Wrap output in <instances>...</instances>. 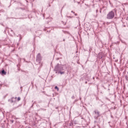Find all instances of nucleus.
I'll use <instances>...</instances> for the list:
<instances>
[{
  "label": "nucleus",
  "mask_w": 128,
  "mask_h": 128,
  "mask_svg": "<svg viewBox=\"0 0 128 128\" xmlns=\"http://www.w3.org/2000/svg\"><path fill=\"white\" fill-rule=\"evenodd\" d=\"M114 12H116V10H114L108 12L106 16L107 20H112L114 18Z\"/></svg>",
  "instance_id": "f257e3e1"
},
{
  "label": "nucleus",
  "mask_w": 128,
  "mask_h": 128,
  "mask_svg": "<svg viewBox=\"0 0 128 128\" xmlns=\"http://www.w3.org/2000/svg\"><path fill=\"white\" fill-rule=\"evenodd\" d=\"M54 70L56 72V74H58L60 70H64V67L62 66H60V64H58L55 66Z\"/></svg>",
  "instance_id": "f03ea898"
},
{
  "label": "nucleus",
  "mask_w": 128,
  "mask_h": 128,
  "mask_svg": "<svg viewBox=\"0 0 128 128\" xmlns=\"http://www.w3.org/2000/svg\"><path fill=\"white\" fill-rule=\"evenodd\" d=\"M42 56L40 55V54L39 53L37 54L36 56V62L38 64H40V62H42Z\"/></svg>",
  "instance_id": "7ed1b4c3"
},
{
  "label": "nucleus",
  "mask_w": 128,
  "mask_h": 128,
  "mask_svg": "<svg viewBox=\"0 0 128 128\" xmlns=\"http://www.w3.org/2000/svg\"><path fill=\"white\" fill-rule=\"evenodd\" d=\"M94 112L96 114L94 116V118H100V111H98V110H95L94 111Z\"/></svg>",
  "instance_id": "20e7f679"
},
{
  "label": "nucleus",
  "mask_w": 128,
  "mask_h": 128,
  "mask_svg": "<svg viewBox=\"0 0 128 128\" xmlns=\"http://www.w3.org/2000/svg\"><path fill=\"white\" fill-rule=\"evenodd\" d=\"M82 120H84L82 121V126H87L88 125V123H86V119H84V118H82Z\"/></svg>",
  "instance_id": "39448f33"
},
{
  "label": "nucleus",
  "mask_w": 128,
  "mask_h": 128,
  "mask_svg": "<svg viewBox=\"0 0 128 128\" xmlns=\"http://www.w3.org/2000/svg\"><path fill=\"white\" fill-rule=\"evenodd\" d=\"M58 74H64V71L60 70L59 71Z\"/></svg>",
  "instance_id": "423d86ee"
},
{
  "label": "nucleus",
  "mask_w": 128,
  "mask_h": 128,
  "mask_svg": "<svg viewBox=\"0 0 128 128\" xmlns=\"http://www.w3.org/2000/svg\"><path fill=\"white\" fill-rule=\"evenodd\" d=\"M6 74V72L4 71V70H2L1 72V74Z\"/></svg>",
  "instance_id": "0eeeda50"
},
{
  "label": "nucleus",
  "mask_w": 128,
  "mask_h": 128,
  "mask_svg": "<svg viewBox=\"0 0 128 128\" xmlns=\"http://www.w3.org/2000/svg\"><path fill=\"white\" fill-rule=\"evenodd\" d=\"M125 78L126 80L128 81V72H127V74L125 76Z\"/></svg>",
  "instance_id": "6e6552de"
},
{
  "label": "nucleus",
  "mask_w": 128,
  "mask_h": 128,
  "mask_svg": "<svg viewBox=\"0 0 128 128\" xmlns=\"http://www.w3.org/2000/svg\"><path fill=\"white\" fill-rule=\"evenodd\" d=\"M54 88L55 90H57V92H58L59 88H58V86H56Z\"/></svg>",
  "instance_id": "1a4fd4ad"
},
{
  "label": "nucleus",
  "mask_w": 128,
  "mask_h": 128,
  "mask_svg": "<svg viewBox=\"0 0 128 128\" xmlns=\"http://www.w3.org/2000/svg\"><path fill=\"white\" fill-rule=\"evenodd\" d=\"M14 97H12L11 99V102H12V103L14 102V100H14Z\"/></svg>",
  "instance_id": "9d476101"
},
{
  "label": "nucleus",
  "mask_w": 128,
  "mask_h": 128,
  "mask_svg": "<svg viewBox=\"0 0 128 128\" xmlns=\"http://www.w3.org/2000/svg\"><path fill=\"white\" fill-rule=\"evenodd\" d=\"M18 102H20V97L18 98Z\"/></svg>",
  "instance_id": "9b49d317"
},
{
  "label": "nucleus",
  "mask_w": 128,
  "mask_h": 128,
  "mask_svg": "<svg viewBox=\"0 0 128 128\" xmlns=\"http://www.w3.org/2000/svg\"><path fill=\"white\" fill-rule=\"evenodd\" d=\"M99 58H100V60H102V56H99Z\"/></svg>",
  "instance_id": "f8f14e48"
},
{
  "label": "nucleus",
  "mask_w": 128,
  "mask_h": 128,
  "mask_svg": "<svg viewBox=\"0 0 128 128\" xmlns=\"http://www.w3.org/2000/svg\"><path fill=\"white\" fill-rule=\"evenodd\" d=\"M72 100H74V98H75L74 96H72Z\"/></svg>",
  "instance_id": "ddd939ff"
},
{
  "label": "nucleus",
  "mask_w": 128,
  "mask_h": 128,
  "mask_svg": "<svg viewBox=\"0 0 128 128\" xmlns=\"http://www.w3.org/2000/svg\"><path fill=\"white\" fill-rule=\"evenodd\" d=\"M67 18H72V16H68Z\"/></svg>",
  "instance_id": "4468645a"
},
{
  "label": "nucleus",
  "mask_w": 128,
  "mask_h": 128,
  "mask_svg": "<svg viewBox=\"0 0 128 128\" xmlns=\"http://www.w3.org/2000/svg\"><path fill=\"white\" fill-rule=\"evenodd\" d=\"M74 16H77L78 14H74Z\"/></svg>",
  "instance_id": "2eb2a0df"
},
{
  "label": "nucleus",
  "mask_w": 128,
  "mask_h": 128,
  "mask_svg": "<svg viewBox=\"0 0 128 128\" xmlns=\"http://www.w3.org/2000/svg\"><path fill=\"white\" fill-rule=\"evenodd\" d=\"M71 12H72V14H74V11H71Z\"/></svg>",
  "instance_id": "dca6fc26"
},
{
  "label": "nucleus",
  "mask_w": 128,
  "mask_h": 128,
  "mask_svg": "<svg viewBox=\"0 0 128 128\" xmlns=\"http://www.w3.org/2000/svg\"><path fill=\"white\" fill-rule=\"evenodd\" d=\"M20 8V10H23V9L24 10V8Z\"/></svg>",
  "instance_id": "f3484780"
},
{
  "label": "nucleus",
  "mask_w": 128,
  "mask_h": 128,
  "mask_svg": "<svg viewBox=\"0 0 128 128\" xmlns=\"http://www.w3.org/2000/svg\"><path fill=\"white\" fill-rule=\"evenodd\" d=\"M98 12V10H96V12Z\"/></svg>",
  "instance_id": "a211bd4d"
},
{
  "label": "nucleus",
  "mask_w": 128,
  "mask_h": 128,
  "mask_svg": "<svg viewBox=\"0 0 128 128\" xmlns=\"http://www.w3.org/2000/svg\"><path fill=\"white\" fill-rule=\"evenodd\" d=\"M118 42H114V43H113V44H118Z\"/></svg>",
  "instance_id": "6ab92c4d"
},
{
  "label": "nucleus",
  "mask_w": 128,
  "mask_h": 128,
  "mask_svg": "<svg viewBox=\"0 0 128 128\" xmlns=\"http://www.w3.org/2000/svg\"><path fill=\"white\" fill-rule=\"evenodd\" d=\"M66 40L64 39L63 40V42H64Z\"/></svg>",
  "instance_id": "aec40b11"
},
{
  "label": "nucleus",
  "mask_w": 128,
  "mask_h": 128,
  "mask_svg": "<svg viewBox=\"0 0 128 128\" xmlns=\"http://www.w3.org/2000/svg\"><path fill=\"white\" fill-rule=\"evenodd\" d=\"M48 6H50V4H49Z\"/></svg>",
  "instance_id": "412c9836"
},
{
  "label": "nucleus",
  "mask_w": 128,
  "mask_h": 128,
  "mask_svg": "<svg viewBox=\"0 0 128 128\" xmlns=\"http://www.w3.org/2000/svg\"><path fill=\"white\" fill-rule=\"evenodd\" d=\"M116 62H118V60H116Z\"/></svg>",
  "instance_id": "4be33fe9"
},
{
  "label": "nucleus",
  "mask_w": 128,
  "mask_h": 128,
  "mask_svg": "<svg viewBox=\"0 0 128 128\" xmlns=\"http://www.w3.org/2000/svg\"><path fill=\"white\" fill-rule=\"evenodd\" d=\"M116 62H118V60H116Z\"/></svg>",
  "instance_id": "5701e85b"
},
{
  "label": "nucleus",
  "mask_w": 128,
  "mask_h": 128,
  "mask_svg": "<svg viewBox=\"0 0 128 128\" xmlns=\"http://www.w3.org/2000/svg\"><path fill=\"white\" fill-rule=\"evenodd\" d=\"M100 12H102V11H100Z\"/></svg>",
  "instance_id": "b1692460"
},
{
  "label": "nucleus",
  "mask_w": 128,
  "mask_h": 128,
  "mask_svg": "<svg viewBox=\"0 0 128 128\" xmlns=\"http://www.w3.org/2000/svg\"><path fill=\"white\" fill-rule=\"evenodd\" d=\"M15 98H16V97Z\"/></svg>",
  "instance_id": "393cba45"
},
{
  "label": "nucleus",
  "mask_w": 128,
  "mask_h": 128,
  "mask_svg": "<svg viewBox=\"0 0 128 128\" xmlns=\"http://www.w3.org/2000/svg\"><path fill=\"white\" fill-rule=\"evenodd\" d=\"M71 124H72V123L71 122Z\"/></svg>",
  "instance_id": "a878e982"
}]
</instances>
